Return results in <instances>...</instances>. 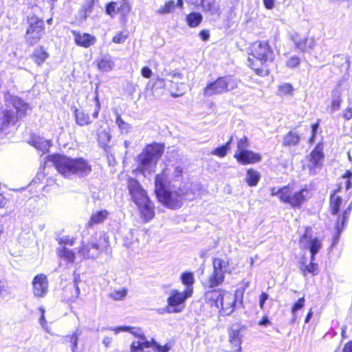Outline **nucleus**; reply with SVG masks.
<instances>
[{"label":"nucleus","instance_id":"1","mask_svg":"<svg viewBox=\"0 0 352 352\" xmlns=\"http://www.w3.org/2000/svg\"><path fill=\"white\" fill-rule=\"evenodd\" d=\"M168 175L167 169H163L157 174L154 181V194L158 202L164 207L176 210L182 207L184 200L194 194L190 188L179 187L177 190H171L168 187Z\"/></svg>","mask_w":352,"mask_h":352},{"label":"nucleus","instance_id":"2","mask_svg":"<svg viewBox=\"0 0 352 352\" xmlns=\"http://www.w3.org/2000/svg\"><path fill=\"white\" fill-rule=\"evenodd\" d=\"M46 160L52 164L60 175L67 179L73 175L87 177L92 171V166L89 161L82 157L72 158L65 155L54 153L48 155Z\"/></svg>","mask_w":352,"mask_h":352},{"label":"nucleus","instance_id":"3","mask_svg":"<svg viewBox=\"0 0 352 352\" xmlns=\"http://www.w3.org/2000/svg\"><path fill=\"white\" fill-rule=\"evenodd\" d=\"M248 66L260 77H266L271 73L268 63L274 60V50L269 41H256L249 49Z\"/></svg>","mask_w":352,"mask_h":352},{"label":"nucleus","instance_id":"4","mask_svg":"<svg viewBox=\"0 0 352 352\" xmlns=\"http://www.w3.org/2000/svg\"><path fill=\"white\" fill-rule=\"evenodd\" d=\"M127 188L131 199L137 206L141 219L148 222L155 217V204L145 189L135 178H127Z\"/></svg>","mask_w":352,"mask_h":352},{"label":"nucleus","instance_id":"5","mask_svg":"<svg viewBox=\"0 0 352 352\" xmlns=\"http://www.w3.org/2000/svg\"><path fill=\"white\" fill-rule=\"evenodd\" d=\"M204 292V298L205 303L210 308L218 309L222 315H230L232 314L237 303L236 294H234L221 288H210Z\"/></svg>","mask_w":352,"mask_h":352},{"label":"nucleus","instance_id":"6","mask_svg":"<svg viewBox=\"0 0 352 352\" xmlns=\"http://www.w3.org/2000/svg\"><path fill=\"white\" fill-rule=\"evenodd\" d=\"M6 101L8 102L7 106H12L15 111L10 109L2 110L0 117V129L2 131L15 125L25 118L30 109L29 104L19 96H10Z\"/></svg>","mask_w":352,"mask_h":352},{"label":"nucleus","instance_id":"7","mask_svg":"<svg viewBox=\"0 0 352 352\" xmlns=\"http://www.w3.org/2000/svg\"><path fill=\"white\" fill-rule=\"evenodd\" d=\"M329 212L333 215H337L335 223L336 235L338 236L344 230L345 225L349 219L351 210L352 201L349 198H342L335 193L329 195Z\"/></svg>","mask_w":352,"mask_h":352},{"label":"nucleus","instance_id":"8","mask_svg":"<svg viewBox=\"0 0 352 352\" xmlns=\"http://www.w3.org/2000/svg\"><path fill=\"white\" fill-rule=\"evenodd\" d=\"M164 152V144L153 142L146 144L138 155L137 171L144 175L146 172H153L157 162Z\"/></svg>","mask_w":352,"mask_h":352},{"label":"nucleus","instance_id":"9","mask_svg":"<svg viewBox=\"0 0 352 352\" xmlns=\"http://www.w3.org/2000/svg\"><path fill=\"white\" fill-rule=\"evenodd\" d=\"M281 203L289 206L293 209H300L311 197L309 189L305 186L296 190L295 185L288 184L283 186Z\"/></svg>","mask_w":352,"mask_h":352},{"label":"nucleus","instance_id":"10","mask_svg":"<svg viewBox=\"0 0 352 352\" xmlns=\"http://www.w3.org/2000/svg\"><path fill=\"white\" fill-rule=\"evenodd\" d=\"M25 21L26 27L23 37L29 46H34L38 43L45 34V21L36 14L27 16Z\"/></svg>","mask_w":352,"mask_h":352},{"label":"nucleus","instance_id":"11","mask_svg":"<svg viewBox=\"0 0 352 352\" xmlns=\"http://www.w3.org/2000/svg\"><path fill=\"white\" fill-rule=\"evenodd\" d=\"M238 84V79L233 75L219 76L206 85L203 89V94L207 97L221 95L236 89Z\"/></svg>","mask_w":352,"mask_h":352},{"label":"nucleus","instance_id":"12","mask_svg":"<svg viewBox=\"0 0 352 352\" xmlns=\"http://www.w3.org/2000/svg\"><path fill=\"white\" fill-rule=\"evenodd\" d=\"M250 142L246 135H243L236 141V151L233 157L238 164L245 166L257 164L262 160L261 154L248 150Z\"/></svg>","mask_w":352,"mask_h":352},{"label":"nucleus","instance_id":"13","mask_svg":"<svg viewBox=\"0 0 352 352\" xmlns=\"http://www.w3.org/2000/svg\"><path fill=\"white\" fill-rule=\"evenodd\" d=\"M192 296V294L185 290L181 292L177 289H172L166 300V311L168 314L182 312L184 309L186 300Z\"/></svg>","mask_w":352,"mask_h":352},{"label":"nucleus","instance_id":"14","mask_svg":"<svg viewBox=\"0 0 352 352\" xmlns=\"http://www.w3.org/2000/svg\"><path fill=\"white\" fill-rule=\"evenodd\" d=\"M325 157L324 143L318 142L307 156V168L311 173H315L316 169L321 168Z\"/></svg>","mask_w":352,"mask_h":352},{"label":"nucleus","instance_id":"15","mask_svg":"<svg viewBox=\"0 0 352 352\" xmlns=\"http://www.w3.org/2000/svg\"><path fill=\"white\" fill-rule=\"evenodd\" d=\"M105 11L111 17L120 14L121 20L125 24L127 15L131 12V6L128 0H121L120 3L112 1L106 4Z\"/></svg>","mask_w":352,"mask_h":352},{"label":"nucleus","instance_id":"16","mask_svg":"<svg viewBox=\"0 0 352 352\" xmlns=\"http://www.w3.org/2000/svg\"><path fill=\"white\" fill-rule=\"evenodd\" d=\"M101 239L96 241L85 243L82 241L78 249V254L84 259L95 258L98 257L104 250V245L100 243Z\"/></svg>","mask_w":352,"mask_h":352},{"label":"nucleus","instance_id":"17","mask_svg":"<svg viewBox=\"0 0 352 352\" xmlns=\"http://www.w3.org/2000/svg\"><path fill=\"white\" fill-rule=\"evenodd\" d=\"M245 329L244 326H239L234 328L232 324L228 327V342L232 349L230 352H242V335L241 331Z\"/></svg>","mask_w":352,"mask_h":352},{"label":"nucleus","instance_id":"18","mask_svg":"<svg viewBox=\"0 0 352 352\" xmlns=\"http://www.w3.org/2000/svg\"><path fill=\"white\" fill-rule=\"evenodd\" d=\"M32 292L35 296L43 297L47 292L48 280L44 274H36L32 280Z\"/></svg>","mask_w":352,"mask_h":352},{"label":"nucleus","instance_id":"19","mask_svg":"<svg viewBox=\"0 0 352 352\" xmlns=\"http://www.w3.org/2000/svg\"><path fill=\"white\" fill-rule=\"evenodd\" d=\"M311 236L312 228L310 226L306 227L304 234L299 239V242L302 243L307 239H310L309 248L311 252V260H316V254L322 248V243L318 237L311 239Z\"/></svg>","mask_w":352,"mask_h":352},{"label":"nucleus","instance_id":"20","mask_svg":"<svg viewBox=\"0 0 352 352\" xmlns=\"http://www.w3.org/2000/svg\"><path fill=\"white\" fill-rule=\"evenodd\" d=\"M78 281L75 278L73 283H69L63 288L60 293L63 301L73 302L78 298L80 294V289L78 285Z\"/></svg>","mask_w":352,"mask_h":352},{"label":"nucleus","instance_id":"21","mask_svg":"<svg viewBox=\"0 0 352 352\" xmlns=\"http://www.w3.org/2000/svg\"><path fill=\"white\" fill-rule=\"evenodd\" d=\"M72 34L74 38L75 43L80 47L88 48L96 43L95 36L89 33H80L76 30H72Z\"/></svg>","mask_w":352,"mask_h":352},{"label":"nucleus","instance_id":"22","mask_svg":"<svg viewBox=\"0 0 352 352\" xmlns=\"http://www.w3.org/2000/svg\"><path fill=\"white\" fill-rule=\"evenodd\" d=\"M302 140V135L296 127L292 128L283 137L282 145L283 147H293L297 146Z\"/></svg>","mask_w":352,"mask_h":352},{"label":"nucleus","instance_id":"23","mask_svg":"<svg viewBox=\"0 0 352 352\" xmlns=\"http://www.w3.org/2000/svg\"><path fill=\"white\" fill-rule=\"evenodd\" d=\"M109 212L106 209H102L94 212L85 224L87 228H91L96 225L102 223L109 216Z\"/></svg>","mask_w":352,"mask_h":352},{"label":"nucleus","instance_id":"24","mask_svg":"<svg viewBox=\"0 0 352 352\" xmlns=\"http://www.w3.org/2000/svg\"><path fill=\"white\" fill-rule=\"evenodd\" d=\"M28 144L36 149L42 151L43 153L48 152L49 148L52 145L51 140H45L36 134H32L30 136Z\"/></svg>","mask_w":352,"mask_h":352},{"label":"nucleus","instance_id":"25","mask_svg":"<svg viewBox=\"0 0 352 352\" xmlns=\"http://www.w3.org/2000/svg\"><path fill=\"white\" fill-rule=\"evenodd\" d=\"M179 280L185 287L184 290L190 294L194 292V284L195 283V274L191 271H184L179 276Z\"/></svg>","mask_w":352,"mask_h":352},{"label":"nucleus","instance_id":"26","mask_svg":"<svg viewBox=\"0 0 352 352\" xmlns=\"http://www.w3.org/2000/svg\"><path fill=\"white\" fill-rule=\"evenodd\" d=\"M90 111L91 110L89 109H78L75 108L74 111V116L76 124L80 126L91 124L92 123V119L89 113Z\"/></svg>","mask_w":352,"mask_h":352},{"label":"nucleus","instance_id":"27","mask_svg":"<svg viewBox=\"0 0 352 352\" xmlns=\"http://www.w3.org/2000/svg\"><path fill=\"white\" fill-rule=\"evenodd\" d=\"M49 56V53L43 45L38 46L31 54L32 60L38 66H41Z\"/></svg>","mask_w":352,"mask_h":352},{"label":"nucleus","instance_id":"28","mask_svg":"<svg viewBox=\"0 0 352 352\" xmlns=\"http://www.w3.org/2000/svg\"><path fill=\"white\" fill-rule=\"evenodd\" d=\"M299 269L304 277H307L308 275L315 276L319 273V266L315 260H311L309 264H305V262H302L299 266Z\"/></svg>","mask_w":352,"mask_h":352},{"label":"nucleus","instance_id":"29","mask_svg":"<svg viewBox=\"0 0 352 352\" xmlns=\"http://www.w3.org/2000/svg\"><path fill=\"white\" fill-rule=\"evenodd\" d=\"M226 272H219L212 270L211 274L208 278V286L209 288H217L221 285L225 280Z\"/></svg>","mask_w":352,"mask_h":352},{"label":"nucleus","instance_id":"30","mask_svg":"<svg viewBox=\"0 0 352 352\" xmlns=\"http://www.w3.org/2000/svg\"><path fill=\"white\" fill-rule=\"evenodd\" d=\"M96 65L101 72H109L114 67V62L109 56H102L96 60Z\"/></svg>","mask_w":352,"mask_h":352},{"label":"nucleus","instance_id":"31","mask_svg":"<svg viewBox=\"0 0 352 352\" xmlns=\"http://www.w3.org/2000/svg\"><path fill=\"white\" fill-rule=\"evenodd\" d=\"M261 174L258 171L252 168H250L246 170L245 181L248 186L254 187L257 186L261 179Z\"/></svg>","mask_w":352,"mask_h":352},{"label":"nucleus","instance_id":"32","mask_svg":"<svg viewBox=\"0 0 352 352\" xmlns=\"http://www.w3.org/2000/svg\"><path fill=\"white\" fill-rule=\"evenodd\" d=\"M133 333L135 335H133V336L134 337L138 338L140 340L137 343L133 342H132L131 344V346H131V351L132 352H135L137 351H142V350H143L144 348H140V346H142V344L145 342H150L151 340H148L146 338V336L142 333L141 329L139 328V327L135 328V329Z\"/></svg>","mask_w":352,"mask_h":352},{"label":"nucleus","instance_id":"33","mask_svg":"<svg viewBox=\"0 0 352 352\" xmlns=\"http://www.w3.org/2000/svg\"><path fill=\"white\" fill-rule=\"evenodd\" d=\"M203 21V16L200 12H191L186 16V22L188 27L195 28L198 27Z\"/></svg>","mask_w":352,"mask_h":352},{"label":"nucleus","instance_id":"34","mask_svg":"<svg viewBox=\"0 0 352 352\" xmlns=\"http://www.w3.org/2000/svg\"><path fill=\"white\" fill-rule=\"evenodd\" d=\"M57 255L59 258L64 259L67 263H72L76 259L74 251L65 247L58 248Z\"/></svg>","mask_w":352,"mask_h":352},{"label":"nucleus","instance_id":"35","mask_svg":"<svg viewBox=\"0 0 352 352\" xmlns=\"http://www.w3.org/2000/svg\"><path fill=\"white\" fill-rule=\"evenodd\" d=\"M233 136L231 135L228 140L223 145H221L211 151V154L216 155L220 158H223L226 156L228 151L230 149V144L232 142Z\"/></svg>","mask_w":352,"mask_h":352},{"label":"nucleus","instance_id":"36","mask_svg":"<svg viewBox=\"0 0 352 352\" xmlns=\"http://www.w3.org/2000/svg\"><path fill=\"white\" fill-rule=\"evenodd\" d=\"M153 347L156 352H168L170 349V346L166 344L163 346L158 344L154 339H151L150 342H145L142 344L140 348H150Z\"/></svg>","mask_w":352,"mask_h":352},{"label":"nucleus","instance_id":"37","mask_svg":"<svg viewBox=\"0 0 352 352\" xmlns=\"http://www.w3.org/2000/svg\"><path fill=\"white\" fill-rule=\"evenodd\" d=\"M294 90V89L291 83H283L278 86L277 95L280 97L292 96Z\"/></svg>","mask_w":352,"mask_h":352},{"label":"nucleus","instance_id":"38","mask_svg":"<svg viewBox=\"0 0 352 352\" xmlns=\"http://www.w3.org/2000/svg\"><path fill=\"white\" fill-rule=\"evenodd\" d=\"M175 10V2L174 0H168L161 6L156 12L159 14H167L173 12Z\"/></svg>","mask_w":352,"mask_h":352},{"label":"nucleus","instance_id":"39","mask_svg":"<svg viewBox=\"0 0 352 352\" xmlns=\"http://www.w3.org/2000/svg\"><path fill=\"white\" fill-rule=\"evenodd\" d=\"M94 0H88L79 10V14L83 19H86L94 8Z\"/></svg>","mask_w":352,"mask_h":352},{"label":"nucleus","instance_id":"40","mask_svg":"<svg viewBox=\"0 0 352 352\" xmlns=\"http://www.w3.org/2000/svg\"><path fill=\"white\" fill-rule=\"evenodd\" d=\"M212 270L219 272H226L225 268L228 265V261H223L221 258H212Z\"/></svg>","mask_w":352,"mask_h":352},{"label":"nucleus","instance_id":"41","mask_svg":"<svg viewBox=\"0 0 352 352\" xmlns=\"http://www.w3.org/2000/svg\"><path fill=\"white\" fill-rule=\"evenodd\" d=\"M129 38V32L126 30L117 32L112 37V42L116 44H122Z\"/></svg>","mask_w":352,"mask_h":352},{"label":"nucleus","instance_id":"42","mask_svg":"<svg viewBox=\"0 0 352 352\" xmlns=\"http://www.w3.org/2000/svg\"><path fill=\"white\" fill-rule=\"evenodd\" d=\"M116 122L122 133H129L131 126L129 123L126 122L122 118L120 115H118L116 116Z\"/></svg>","mask_w":352,"mask_h":352},{"label":"nucleus","instance_id":"43","mask_svg":"<svg viewBox=\"0 0 352 352\" xmlns=\"http://www.w3.org/2000/svg\"><path fill=\"white\" fill-rule=\"evenodd\" d=\"M305 305V297L302 296L299 298L292 306L291 312L293 316H295L296 313L302 309Z\"/></svg>","mask_w":352,"mask_h":352},{"label":"nucleus","instance_id":"44","mask_svg":"<svg viewBox=\"0 0 352 352\" xmlns=\"http://www.w3.org/2000/svg\"><path fill=\"white\" fill-rule=\"evenodd\" d=\"M94 100L95 102V104L93 112L91 113V116L93 118H97L98 117L99 112L100 110V102L99 99V95L97 91L95 92Z\"/></svg>","mask_w":352,"mask_h":352},{"label":"nucleus","instance_id":"45","mask_svg":"<svg viewBox=\"0 0 352 352\" xmlns=\"http://www.w3.org/2000/svg\"><path fill=\"white\" fill-rule=\"evenodd\" d=\"M308 41L307 38H304L303 39L299 40L296 43V47L302 52H306L309 49L312 48V45L314 43L313 41H311L309 45H307Z\"/></svg>","mask_w":352,"mask_h":352},{"label":"nucleus","instance_id":"46","mask_svg":"<svg viewBox=\"0 0 352 352\" xmlns=\"http://www.w3.org/2000/svg\"><path fill=\"white\" fill-rule=\"evenodd\" d=\"M300 63V58L297 56H292L288 58V60L285 63V65L288 68H295L297 67Z\"/></svg>","mask_w":352,"mask_h":352},{"label":"nucleus","instance_id":"47","mask_svg":"<svg viewBox=\"0 0 352 352\" xmlns=\"http://www.w3.org/2000/svg\"><path fill=\"white\" fill-rule=\"evenodd\" d=\"M57 241L59 245H68L72 246L75 243L76 238L67 235L59 238Z\"/></svg>","mask_w":352,"mask_h":352},{"label":"nucleus","instance_id":"48","mask_svg":"<svg viewBox=\"0 0 352 352\" xmlns=\"http://www.w3.org/2000/svg\"><path fill=\"white\" fill-rule=\"evenodd\" d=\"M342 103V99L340 95H338L336 98H334L331 102V104L329 106L330 110L333 112L336 111H338L341 106Z\"/></svg>","mask_w":352,"mask_h":352},{"label":"nucleus","instance_id":"49","mask_svg":"<svg viewBox=\"0 0 352 352\" xmlns=\"http://www.w3.org/2000/svg\"><path fill=\"white\" fill-rule=\"evenodd\" d=\"M126 293L127 291L125 289L115 290L112 294H111V297L116 300H120L126 296Z\"/></svg>","mask_w":352,"mask_h":352},{"label":"nucleus","instance_id":"50","mask_svg":"<svg viewBox=\"0 0 352 352\" xmlns=\"http://www.w3.org/2000/svg\"><path fill=\"white\" fill-rule=\"evenodd\" d=\"M136 327H131V326H119V327H116L113 329V331L116 333H118L120 331H126V332H129L132 335H135L133 332L135 331Z\"/></svg>","mask_w":352,"mask_h":352},{"label":"nucleus","instance_id":"51","mask_svg":"<svg viewBox=\"0 0 352 352\" xmlns=\"http://www.w3.org/2000/svg\"><path fill=\"white\" fill-rule=\"evenodd\" d=\"M66 338L68 339V342L71 344L72 351H74L77 346L78 343V336L76 333L70 335H67Z\"/></svg>","mask_w":352,"mask_h":352},{"label":"nucleus","instance_id":"52","mask_svg":"<svg viewBox=\"0 0 352 352\" xmlns=\"http://www.w3.org/2000/svg\"><path fill=\"white\" fill-rule=\"evenodd\" d=\"M320 123H321V119L318 118L317 120L314 123H312L311 124V126H310L311 135L317 136L318 130L320 129Z\"/></svg>","mask_w":352,"mask_h":352},{"label":"nucleus","instance_id":"53","mask_svg":"<svg viewBox=\"0 0 352 352\" xmlns=\"http://www.w3.org/2000/svg\"><path fill=\"white\" fill-rule=\"evenodd\" d=\"M283 190V186L280 187L278 189H276L275 187H272L270 188V195L272 196L278 197L279 201L281 202L282 199V191Z\"/></svg>","mask_w":352,"mask_h":352},{"label":"nucleus","instance_id":"54","mask_svg":"<svg viewBox=\"0 0 352 352\" xmlns=\"http://www.w3.org/2000/svg\"><path fill=\"white\" fill-rule=\"evenodd\" d=\"M268 294L266 292H261L259 296V307L263 309L265 301L268 299Z\"/></svg>","mask_w":352,"mask_h":352},{"label":"nucleus","instance_id":"55","mask_svg":"<svg viewBox=\"0 0 352 352\" xmlns=\"http://www.w3.org/2000/svg\"><path fill=\"white\" fill-rule=\"evenodd\" d=\"M342 117L346 121L351 120L352 118V108L347 107L344 109L342 112Z\"/></svg>","mask_w":352,"mask_h":352},{"label":"nucleus","instance_id":"56","mask_svg":"<svg viewBox=\"0 0 352 352\" xmlns=\"http://www.w3.org/2000/svg\"><path fill=\"white\" fill-rule=\"evenodd\" d=\"M152 71L148 67H143L141 69V74L145 78H150L152 76Z\"/></svg>","mask_w":352,"mask_h":352},{"label":"nucleus","instance_id":"57","mask_svg":"<svg viewBox=\"0 0 352 352\" xmlns=\"http://www.w3.org/2000/svg\"><path fill=\"white\" fill-rule=\"evenodd\" d=\"M199 35L203 41H206L210 38V32L208 30H201Z\"/></svg>","mask_w":352,"mask_h":352},{"label":"nucleus","instance_id":"58","mask_svg":"<svg viewBox=\"0 0 352 352\" xmlns=\"http://www.w3.org/2000/svg\"><path fill=\"white\" fill-rule=\"evenodd\" d=\"M342 352H352V340L347 341L344 344Z\"/></svg>","mask_w":352,"mask_h":352},{"label":"nucleus","instance_id":"59","mask_svg":"<svg viewBox=\"0 0 352 352\" xmlns=\"http://www.w3.org/2000/svg\"><path fill=\"white\" fill-rule=\"evenodd\" d=\"M272 323L270 320L267 318L266 316H263L258 322V324L260 326H268L270 325Z\"/></svg>","mask_w":352,"mask_h":352},{"label":"nucleus","instance_id":"60","mask_svg":"<svg viewBox=\"0 0 352 352\" xmlns=\"http://www.w3.org/2000/svg\"><path fill=\"white\" fill-rule=\"evenodd\" d=\"M265 8L267 10H272L274 8V0H263Z\"/></svg>","mask_w":352,"mask_h":352},{"label":"nucleus","instance_id":"61","mask_svg":"<svg viewBox=\"0 0 352 352\" xmlns=\"http://www.w3.org/2000/svg\"><path fill=\"white\" fill-rule=\"evenodd\" d=\"M165 80L164 78L157 77L155 78L153 86H158V87L164 88L165 87Z\"/></svg>","mask_w":352,"mask_h":352},{"label":"nucleus","instance_id":"62","mask_svg":"<svg viewBox=\"0 0 352 352\" xmlns=\"http://www.w3.org/2000/svg\"><path fill=\"white\" fill-rule=\"evenodd\" d=\"M175 177H182L183 174V168L180 166H176L174 170Z\"/></svg>","mask_w":352,"mask_h":352},{"label":"nucleus","instance_id":"63","mask_svg":"<svg viewBox=\"0 0 352 352\" xmlns=\"http://www.w3.org/2000/svg\"><path fill=\"white\" fill-rule=\"evenodd\" d=\"M8 200L3 193H0V208H3L7 204Z\"/></svg>","mask_w":352,"mask_h":352},{"label":"nucleus","instance_id":"64","mask_svg":"<svg viewBox=\"0 0 352 352\" xmlns=\"http://www.w3.org/2000/svg\"><path fill=\"white\" fill-rule=\"evenodd\" d=\"M346 331H347V326L343 325L341 327V332H340L342 340H346L348 338Z\"/></svg>","mask_w":352,"mask_h":352}]
</instances>
